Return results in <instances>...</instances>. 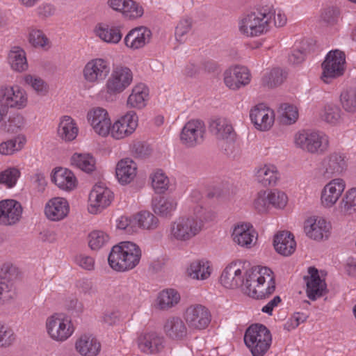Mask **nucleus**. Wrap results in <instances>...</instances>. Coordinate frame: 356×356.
<instances>
[{
    "label": "nucleus",
    "mask_w": 356,
    "mask_h": 356,
    "mask_svg": "<svg viewBox=\"0 0 356 356\" xmlns=\"http://www.w3.org/2000/svg\"><path fill=\"white\" fill-rule=\"evenodd\" d=\"M109 75L104 88L97 94L99 100L106 102H112L116 95L128 88L134 81L132 70L122 64L114 65Z\"/></svg>",
    "instance_id": "nucleus-5"
},
{
    "label": "nucleus",
    "mask_w": 356,
    "mask_h": 356,
    "mask_svg": "<svg viewBox=\"0 0 356 356\" xmlns=\"http://www.w3.org/2000/svg\"><path fill=\"white\" fill-rule=\"evenodd\" d=\"M142 255V250L138 244L125 241L113 246L108 261L114 270L126 272L135 268L140 264Z\"/></svg>",
    "instance_id": "nucleus-3"
},
{
    "label": "nucleus",
    "mask_w": 356,
    "mask_h": 356,
    "mask_svg": "<svg viewBox=\"0 0 356 356\" xmlns=\"http://www.w3.org/2000/svg\"><path fill=\"white\" fill-rule=\"evenodd\" d=\"M145 15L144 5L136 0H129L124 18L134 21L142 18Z\"/></svg>",
    "instance_id": "nucleus-56"
},
{
    "label": "nucleus",
    "mask_w": 356,
    "mask_h": 356,
    "mask_svg": "<svg viewBox=\"0 0 356 356\" xmlns=\"http://www.w3.org/2000/svg\"><path fill=\"white\" fill-rule=\"evenodd\" d=\"M165 333L172 339H181L186 335V325L179 318H171L164 325Z\"/></svg>",
    "instance_id": "nucleus-44"
},
{
    "label": "nucleus",
    "mask_w": 356,
    "mask_h": 356,
    "mask_svg": "<svg viewBox=\"0 0 356 356\" xmlns=\"http://www.w3.org/2000/svg\"><path fill=\"white\" fill-rule=\"evenodd\" d=\"M268 197L270 205V209L274 208L277 210H283L286 207L289 202L287 194L280 189H268Z\"/></svg>",
    "instance_id": "nucleus-51"
},
{
    "label": "nucleus",
    "mask_w": 356,
    "mask_h": 356,
    "mask_svg": "<svg viewBox=\"0 0 356 356\" xmlns=\"http://www.w3.org/2000/svg\"><path fill=\"white\" fill-rule=\"evenodd\" d=\"M21 176L20 170L17 167H8L0 172V184L8 188H13Z\"/></svg>",
    "instance_id": "nucleus-53"
},
{
    "label": "nucleus",
    "mask_w": 356,
    "mask_h": 356,
    "mask_svg": "<svg viewBox=\"0 0 356 356\" xmlns=\"http://www.w3.org/2000/svg\"><path fill=\"white\" fill-rule=\"evenodd\" d=\"M187 213L172 220L167 229V238L172 243L186 244L202 230L207 220V209L203 206L202 194L198 190L191 192L183 206Z\"/></svg>",
    "instance_id": "nucleus-1"
},
{
    "label": "nucleus",
    "mask_w": 356,
    "mask_h": 356,
    "mask_svg": "<svg viewBox=\"0 0 356 356\" xmlns=\"http://www.w3.org/2000/svg\"><path fill=\"white\" fill-rule=\"evenodd\" d=\"M139 350L146 354H155L162 350L163 339L154 332H142L136 339Z\"/></svg>",
    "instance_id": "nucleus-34"
},
{
    "label": "nucleus",
    "mask_w": 356,
    "mask_h": 356,
    "mask_svg": "<svg viewBox=\"0 0 356 356\" xmlns=\"http://www.w3.org/2000/svg\"><path fill=\"white\" fill-rule=\"evenodd\" d=\"M332 225L324 217L313 215L307 217L303 222V231L310 239L321 241L329 238Z\"/></svg>",
    "instance_id": "nucleus-22"
},
{
    "label": "nucleus",
    "mask_w": 356,
    "mask_h": 356,
    "mask_svg": "<svg viewBox=\"0 0 356 356\" xmlns=\"http://www.w3.org/2000/svg\"><path fill=\"white\" fill-rule=\"evenodd\" d=\"M137 164L129 158L120 159L115 166V177L121 185L131 183L137 175Z\"/></svg>",
    "instance_id": "nucleus-35"
},
{
    "label": "nucleus",
    "mask_w": 356,
    "mask_h": 356,
    "mask_svg": "<svg viewBox=\"0 0 356 356\" xmlns=\"http://www.w3.org/2000/svg\"><path fill=\"white\" fill-rule=\"evenodd\" d=\"M341 111L336 105H326L321 113V119L325 122L332 124H338L341 120Z\"/></svg>",
    "instance_id": "nucleus-54"
},
{
    "label": "nucleus",
    "mask_w": 356,
    "mask_h": 356,
    "mask_svg": "<svg viewBox=\"0 0 356 356\" xmlns=\"http://www.w3.org/2000/svg\"><path fill=\"white\" fill-rule=\"evenodd\" d=\"M56 7L49 3H43L37 7L35 12L37 15L42 19L54 16L56 13Z\"/></svg>",
    "instance_id": "nucleus-64"
},
{
    "label": "nucleus",
    "mask_w": 356,
    "mask_h": 356,
    "mask_svg": "<svg viewBox=\"0 0 356 356\" xmlns=\"http://www.w3.org/2000/svg\"><path fill=\"white\" fill-rule=\"evenodd\" d=\"M253 208L259 213H267L270 210L268 190H261L252 200Z\"/></svg>",
    "instance_id": "nucleus-55"
},
{
    "label": "nucleus",
    "mask_w": 356,
    "mask_h": 356,
    "mask_svg": "<svg viewBox=\"0 0 356 356\" xmlns=\"http://www.w3.org/2000/svg\"><path fill=\"white\" fill-rule=\"evenodd\" d=\"M0 104L8 108L22 110L29 104V95L19 85L4 86L0 88Z\"/></svg>",
    "instance_id": "nucleus-17"
},
{
    "label": "nucleus",
    "mask_w": 356,
    "mask_h": 356,
    "mask_svg": "<svg viewBox=\"0 0 356 356\" xmlns=\"http://www.w3.org/2000/svg\"><path fill=\"white\" fill-rule=\"evenodd\" d=\"M44 328L49 338L58 343L68 340L76 330L71 317L63 313H54L47 316Z\"/></svg>",
    "instance_id": "nucleus-7"
},
{
    "label": "nucleus",
    "mask_w": 356,
    "mask_h": 356,
    "mask_svg": "<svg viewBox=\"0 0 356 356\" xmlns=\"http://www.w3.org/2000/svg\"><path fill=\"white\" fill-rule=\"evenodd\" d=\"M153 33L146 26H138L130 29L122 40L124 47L136 52L144 49L151 42Z\"/></svg>",
    "instance_id": "nucleus-20"
},
{
    "label": "nucleus",
    "mask_w": 356,
    "mask_h": 356,
    "mask_svg": "<svg viewBox=\"0 0 356 356\" xmlns=\"http://www.w3.org/2000/svg\"><path fill=\"white\" fill-rule=\"evenodd\" d=\"M118 229L123 230L128 234L136 233V225L134 223V215L132 216H121L115 220Z\"/></svg>",
    "instance_id": "nucleus-61"
},
{
    "label": "nucleus",
    "mask_w": 356,
    "mask_h": 356,
    "mask_svg": "<svg viewBox=\"0 0 356 356\" xmlns=\"http://www.w3.org/2000/svg\"><path fill=\"white\" fill-rule=\"evenodd\" d=\"M74 350L81 356H97L101 351V343L90 333L79 334L74 341Z\"/></svg>",
    "instance_id": "nucleus-31"
},
{
    "label": "nucleus",
    "mask_w": 356,
    "mask_h": 356,
    "mask_svg": "<svg viewBox=\"0 0 356 356\" xmlns=\"http://www.w3.org/2000/svg\"><path fill=\"white\" fill-rule=\"evenodd\" d=\"M70 211L67 200L63 197H54L49 199L44 205L45 217L51 222H58L67 217Z\"/></svg>",
    "instance_id": "nucleus-27"
},
{
    "label": "nucleus",
    "mask_w": 356,
    "mask_h": 356,
    "mask_svg": "<svg viewBox=\"0 0 356 356\" xmlns=\"http://www.w3.org/2000/svg\"><path fill=\"white\" fill-rule=\"evenodd\" d=\"M343 108L348 113H356V90L353 92L343 91L340 95Z\"/></svg>",
    "instance_id": "nucleus-60"
},
{
    "label": "nucleus",
    "mask_w": 356,
    "mask_h": 356,
    "mask_svg": "<svg viewBox=\"0 0 356 356\" xmlns=\"http://www.w3.org/2000/svg\"><path fill=\"white\" fill-rule=\"evenodd\" d=\"M273 245L277 254L284 257L291 256L296 250L294 235L286 230L279 231L275 234Z\"/></svg>",
    "instance_id": "nucleus-33"
},
{
    "label": "nucleus",
    "mask_w": 356,
    "mask_h": 356,
    "mask_svg": "<svg viewBox=\"0 0 356 356\" xmlns=\"http://www.w3.org/2000/svg\"><path fill=\"white\" fill-rule=\"evenodd\" d=\"M24 124V117L21 114L15 113L9 117L5 129L8 132L14 133L23 128Z\"/></svg>",
    "instance_id": "nucleus-62"
},
{
    "label": "nucleus",
    "mask_w": 356,
    "mask_h": 356,
    "mask_svg": "<svg viewBox=\"0 0 356 356\" xmlns=\"http://www.w3.org/2000/svg\"><path fill=\"white\" fill-rule=\"evenodd\" d=\"M94 33L102 41L110 44H118L122 39L121 28L113 24H98L94 29Z\"/></svg>",
    "instance_id": "nucleus-36"
},
{
    "label": "nucleus",
    "mask_w": 356,
    "mask_h": 356,
    "mask_svg": "<svg viewBox=\"0 0 356 356\" xmlns=\"http://www.w3.org/2000/svg\"><path fill=\"white\" fill-rule=\"evenodd\" d=\"M304 280L306 284V293L310 300H315L323 296L327 285L316 268H308L307 274L304 276Z\"/></svg>",
    "instance_id": "nucleus-28"
},
{
    "label": "nucleus",
    "mask_w": 356,
    "mask_h": 356,
    "mask_svg": "<svg viewBox=\"0 0 356 356\" xmlns=\"http://www.w3.org/2000/svg\"><path fill=\"white\" fill-rule=\"evenodd\" d=\"M14 296L12 283L4 277H0V307L12 300Z\"/></svg>",
    "instance_id": "nucleus-59"
},
{
    "label": "nucleus",
    "mask_w": 356,
    "mask_h": 356,
    "mask_svg": "<svg viewBox=\"0 0 356 356\" xmlns=\"http://www.w3.org/2000/svg\"><path fill=\"white\" fill-rule=\"evenodd\" d=\"M223 83L231 90L236 91L250 84L252 75L249 69L241 65L227 67L222 74Z\"/></svg>",
    "instance_id": "nucleus-21"
},
{
    "label": "nucleus",
    "mask_w": 356,
    "mask_h": 356,
    "mask_svg": "<svg viewBox=\"0 0 356 356\" xmlns=\"http://www.w3.org/2000/svg\"><path fill=\"white\" fill-rule=\"evenodd\" d=\"M27 40L29 44L35 49L47 51L51 47V42L44 31L35 27L29 29Z\"/></svg>",
    "instance_id": "nucleus-43"
},
{
    "label": "nucleus",
    "mask_w": 356,
    "mask_h": 356,
    "mask_svg": "<svg viewBox=\"0 0 356 356\" xmlns=\"http://www.w3.org/2000/svg\"><path fill=\"white\" fill-rule=\"evenodd\" d=\"M286 77V72L281 68H273L266 72L262 77V84L275 88L282 84Z\"/></svg>",
    "instance_id": "nucleus-49"
},
{
    "label": "nucleus",
    "mask_w": 356,
    "mask_h": 356,
    "mask_svg": "<svg viewBox=\"0 0 356 356\" xmlns=\"http://www.w3.org/2000/svg\"><path fill=\"white\" fill-rule=\"evenodd\" d=\"M26 143V138L23 134L3 141L0 143V154L10 156L22 150Z\"/></svg>",
    "instance_id": "nucleus-46"
},
{
    "label": "nucleus",
    "mask_w": 356,
    "mask_h": 356,
    "mask_svg": "<svg viewBox=\"0 0 356 356\" xmlns=\"http://www.w3.org/2000/svg\"><path fill=\"white\" fill-rule=\"evenodd\" d=\"M152 186L157 193H163L169 188L170 181L166 175L161 170L155 171L151 176Z\"/></svg>",
    "instance_id": "nucleus-57"
},
{
    "label": "nucleus",
    "mask_w": 356,
    "mask_h": 356,
    "mask_svg": "<svg viewBox=\"0 0 356 356\" xmlns=\"http://www.w3.org/2000/svg\"><path fill=\"white\" fill-rule=\"evenodd\" d=\"M24 83L31 87L35 92L40 96L46 95L49 92L48 84L40 77L31 74L23 76Z\"/></svg>",
    "instance_id": "nucleus-50"
},
{
    "label": "nucleus",
    "mask_w": 356,
    "mask_h": 356,
    "mask_svg": "<svg viewBox=\"0 0 356 356\" xmlns=\"http://www.w3.org/2000/svg\"><path fill=\"white\" fill-rule=\"evenodd\" d=\"M70 165L85 173L92 174L97 170V161L95 156L88 152H75L70 159Z\"/></svg>",
    "instance_id": "nucleus-39"
},
{
    "label": "nucleus",
    "mask_w": 356,
    "mask_h": 356,
    "mask_svg": "<svg viewBox=\"0 0 356 356\" xmlns=\"http://www.w3.org/2000/svg\"><path fill=\"white\" fill-rule=\"evenodd\" d=\"M192 20L190 18L181 19L175 28V38L180 43L186 41L189 33L192 30Z\"/></svg>",
    "instance_id": "nucleus-58"
},
{
    "label": "nucleus",
    "mask_w": 356,
    "mask_h": 356,
    "mask_svg": "<svg viewBox=\"0 0 356 356\" xmlns=\"http://www.w3.org/2000/svg\"><path fill=\"white\" fill-rule=\"evenodd\" d=\"M346 188V181L341 177H334L327 182L320 192V204L325 209L334 208L342 198Z\"/></svg>",
    "instance_id": "nucleus-16"
},
{
    "label": "nucleus",
    "mask_w": 356,
    "mask_h": 356,
    "mask_svg": "<svg viewBox=\"0 0 356 356\" xmlns=\"http://www.w3.org/2000/svg\"><path fill=\"white\" fill-rule=\"evenodd\" d=\"M177 200L172 197H162L153 203L154 212L164 218L171 217L177 210Z\"/></svg>",
    "instance_id": "nucleus-41"
},
{
    "label": "nucleus",
    "mask_w": 356,
    "mask_h": 356,
    "mask_svg": "<svg viewBox=\"0 0 356 356\" xmlns=\"http://www.w3.org/2000/svg\"><path fill=\"white\" fill-rule=\"evenodd\" d=\"M185 273L193 280L204 281L211 277L213 265L211 261L205 258L193 259L186 265Z\"/></svg>",
    "instance_id": "nucleus-30"
},
{
    "label": "nucleus",
    "mask_w": 356,
    "mask_h": 356,
    "mask_svg": "<svg viewBox=\"0 0 356 356\" xmlns=\"http://www.w3.org/2000/svg\"><path fill=\"white\" fill-rule=\"evenodd\" d=\"M250 118L254 128L259 131H268L274 125L275 113L264 104L254 106L250 111Z\"/></svg>",
    "instance_id": "nucleus-24"
},
{
    "label": "nucleus",
    "mask_w": 356,
    "mask_h": 356,
    "mask_svg": "<svg viewBox=\"0 0 356 356\" xmlns=\"http://www.w3.org/2000/svg\"><path fill=\"white\" fill-rule=\"evenodd\" d=\"M180 301V295L173 289L161 291L157 296L156 305L161 309H168L177 305Z\"/></svg>",
    "instance_id": "nucleus-45"
},
{
    "label": "nucleus",
    "mask_w": 356,
    "mask_h": 356,
    "mask_svg": "<svg viewBox=\"0 0 356 356\" xmlns=\"http://www.w3.org/2000/svg\"><path fill=\"white\" fill-rule=\"evenodd\" d=\"M13 331L7 325L0 323V346L8 347L15 341Z\"/></svg>",
    "instance_id": "nucleus-63"
},
{
    "label": "nucleus",
    "mask_w": 356,
    "mask_h": 356,
    "mask_svg": "<svg viewBox=\"0 0 356 356\" xmlns=\"http://www.w3.org/2000/svg\"><path fill=\"white\" fill-rule=\"evenodd\" d=\"M248 263L236 260L225 266L220 277V284L226 289H234L244 286Z\"/></svg>",
    "instance_id": "nucleus-14"
},
{
    "label": "nucleus",
    "mask_w": 356,
    "mask_h": 356,
    "mask_svg": "<svg viewBox=\"0 0 356 356\" xmlns=\"http://www.w3.org/2000/svg\"><path fill=\"white\" fill-rule=\"evenodd\" d=\"M139 125V117L134 110H129L112 122L109 136L115 140H122L131 137Z\"/></svg>",
    "instance_id": "nucleus-12"
},
{
    "label": "nucleus",
    "mask_w": 356,
    "mask_h": 356,
    "mask_svg": "<svg viewBox=\"0 0 356 356\" xmlns=\"http://www.w3.org/2000/svg\"><path fill=\"white\" fill-rule=\"evenodd\" d=\"M243 340L252 356H264L270 348L272 335L264 325L252 324L245 330Z\"/></svg>",
    "instance_id": "nucleus-6"
},
{
    "label": "nucleus",
    "mask_w": 356,
    "mask_h": 356,
    "mask_svg": "<svg viewBox=\"0 0 356 356\" xmlns=\"http://www.w3.org/2000/svg\"><path fill=\"white\" fill-rule=\"evenodd\" d=\"M22 204L13 199L0 201V225L13 226L17 224L22 216Z\"/></svg>",
    "instance_id": "nucleus-26"
},
{
    "label": "nucleus",
    "mask_w": 356,
    "mask_h": 356,
    "mask_svg": "<svg viewBox=\"0 0 356 356\" xmlns=\"http://www.w3.org/2000/svg\"><path fill=\"white\" fill-rule=\"evenodd\" d=\"M348 168L346 154L341 151H333L321 160L319 171L325 178H331L345 173Z\"/></svg>",
    "instance_id": "nucleus-15"
},
{
    "label": "nucleus",
    "mask_w": 356,
    "mask_h": 356,
    "mask_svg": "<svg viewBox=\"0 0 356 356\" xmlns=\"http://www.w3.org/2000/svg\"><path fill=\"white\" fill-rule=\"evenodd\" d=\"M134 223L136 225V232L138 229L153 231L159 225V218L147 211H142L134 214Z\"/></svg>",
    "instance_id": "nucleus-42"
},
{
    "label": "nucleus",
    "mask_w": 356,
    "mask_h": 356,
    "mask_svg": "<svg viewBox=\"0 0 356 356\" xmlns=\"http://www.w3.org/2000/svg\"><path fill=\"white\" fill-rule=\"evenodd\" d=\"M293 147L312 155H323L330 147V137L325 132L316 129H300L292 138Z\"/></svg>",
    "instance_id": "nucleus-4"
},
{
    "label": "nucleus",
    "mask_w": 356,
    "mask_h": 356,
    "mask_svg": "<svg viewBox=\"0 0 356 356\" xmlns=\"http://www.w3.org/2000/svg\"><path fill=\"white\" fill-rule=\"evenodd\" d=\"M8 64L15 72H24L28 70L29 63L25 50L19 46L10 48L7 57Z\"/></svg>",
    "instance_id": "nucleus-40"
},
{
    "label": "nucleus",
    "mask_w": 356,
    "mask_h": 356,
    "mask_svg": "<svg viewBox=\"0 0 356 356\" xmlns=\"http://www.w3.org/2000/svg\"><path fill=\"white\" fill-rule=\"evenodd\" d=\"M110 240V235L102 230H93L88 236V246L92 250H99L103 248L109 243Z\"/></svg>",
    "instance_id": "nucleus-48"
},
{
    "label": "nucleus",
    "mask_w": 356,
    "mask_h": 356,
    "mask_svg": "<svg viewBox=\"0 0 356 356\" xmlns=\"http://www.w3.org/2000/svg\"><path fill=\"white\" fill-rule=\"evenodd\" d=\"M184 318L188 327L193 330H204L210 323L209 311L202 305H192L188 307Z\"/></svg>",
    "instance_id": "nucleus-23"
},
{
    "label": "nucleus",
    "mask_w": 356,
    "mask_h": 356,
    "mask_svg": "<svg viewBox=\"0 0 356 356\" xmlns=\"http://www.w3.org/2000/svg\"><path fill=\"white\" fill-rule=\"evenodd\" d=\"M231 238L241 248L251 249L257 243L258 232L250 222H238L232 227Z\"/></svg>",
    "instance_id": "nucleus-19"
},
{
    "label": "nucleus",
    "mask_w": 356,
    "mask_h": 356,
    "mask_svg": "<svg viewBox=\"0 0 356 356\" xmlns=\"http://www.w3.org/2000/svg\"><path fill=\"white\" fill-rule=\"evenodd\" d=\"M244 291L255 299L265 298L275 290V279L273 270L266 266H257L247 268Z\"/></svg>",
    "instance_id": "nucleus-2"
},
{
    "label": "nucleus",
    "mask_w": 356,
    "mask_h": 356,
    "mask_svg": "<svg viewBox=\"0 0 356 356\" xmlns=\"http://www.w3.org/2000/svg\"><path fill=\"white\" fill-rule=\"evenodd\" d=\"M343 195L339 211L343 216H350L356 211V186L348 188Z\"/></svg>",
    "instance_id": "nucleus-47"
},
{
    "label": "nucleus",
    "mask_w": 356,
    "mask_h": 356,
    "mask_svg": "<svg viewBox=\"0 0 356 356\" xmlns=\"http://www.w3.org/2000/svg\"><path fill=\"white\" fill-rule=\"evenodd\" d=\"M149 99V88L145 83H138L130 90L126 99V106L131 110L140 111L147 106Z\"/></svg>",
    "instance_id": "nucleus-32"
},
{
    "label": "nucleus",
    "mask_w": 356,
    "mask_h": 356,
    "mask_svg": "<svg viewBox=\"0 0 356 356\" xmlns=\"http://www.w3.org/2000/svg\"><path fill=\"white\" fill-rule=\"evenodd\" d=\"M50 178L53 184L65 192L73 191L78 186V179L76 175L67 168H54L51 170Z\"/></svg>",
    "instance_id": "nucleus-29"
},
{
    "label": "nucleus",
    "mask_w": 356,
    "mask_h": 356,
    "mask_svg": "<svg viewBox=\"0 0 356 356\" xmlns=\"http://www.w3.org/2000/svg\"><path fill=\"white\" fill-rule=\"evenodd\" d=\"M346 69V54L339 49L330 51L321 64V80L330 83L343 75Z\"/></svg>",
    "instance_id": "nucleus-10"
},
{
    "label": "nucleus",
    "mask_w": 356,
    "mask_h": 356,
    "mask_svg": "<svg viewBox=\"0 0 356 356\" xmlns=\"http://www.w3.org/2000/svg\"><path fill=\"white\" fill-rule=\"evenodd\" d=\"M79 129L76 121L70 115L60 118L57 127L58 137L62 140L69 143L74 140L78 136Z\"/></svg>",
    "instance_id": "nucleus-38"
},
{
    "label": "nucleus",
    "mask_w": 356,
    "mask_h": 356,
    "mask_svg": "<svg viewBox=\"0 0 356 356\" xmlns=\"http://www.w3.org/2000/svg\"><path fill=\"white\" fill-rule=\"evenodd\" d=\"M271 15L261 11L243 15L238 22L240 33L247 37H257L269 31Z\"/></svg>",
    "instance_id": "nucleus-8"
},
{
    "label": "nucleus",
    "mask_w": 356,
    "mask_h": 356,
    "mask_svg": "<svg viewBox=\"0 0 356 356\" xmlns=\"http://www.w3.org/2000/svg\"><path fill=\"white\" fill-rule=\"evenodd\" d=\"M280 119L282 124L285 125H291L294 124L298 119L299 112L297 106L283 104L280 108Z\"/></svg>",
    "instance_id": "nucleus-52"
},
{
    "label": "nucleus",
    "mask_w": 356,
    "mask_h": 356,
    "mask_svg": "<svg viewBox=\"0 0 356 356\" xmlns=\"http://www.w3.org/2000/svg\"><path fill=\"white\" fill-rule=\"evenodd\" d=\"M210 131L217 140L218 146L229 153L236 147V134L229 120L217 118L210 123Z\"/></svg>",
    "instance_id": "nucleus-11"
},
{
    "label": "nucleus",
    "mask_w": 356,
    "mask_h": 356,
    "mask_svg": "<svg viewBox=\"0 0 356 356\" xmlns=\"http://www.w3.org/2000/svg\"><path fill=\"white\" fill-rule=\"evenodd\" d=\"M206 128L202 120H191L182 128L180 140L187 147H194L204 140Z\"/></svg>",
    "instance_id": "nucleus-25"
},
{
    "label": "nucleus",
    "mask_w": 356,
    "mask_h": 356,
    "mask_svg": "<svg viewBox=\"0 0 356 356\" xmlns=\"http://www.w3.org/2000/svg\"><path fill=\"white\" fill-rule=\"evenodd\" d=\"M111 73V63L108 59L96 56L88 59L82 68V78L84 82L95 86L103 82Z\"/></svg>",
    "instance_id": "nucleus-9"
},
{
    "label": "nucleus",
    "mask_w": 356,
    "mask_h": 356,
    "mask_svg": "<svg viewBox=\"0 0 356 356\" xmlns=\"http://www.w3.org/2000/svg\"><path fill=\"white\" fill-rule=\"evenodd\" d=\"M86 120L97 136L106 138L111 134V117L105 108L95 106L90 108L86 113Z\"/></svg>",
    "instance_id": "nucleus-18"
},
{
    "label": "nucleus",
    "mask_w": 356,
    "mask_h": 356,
    "mask_svg": "<svg viewBox=\"0 0 356 356\" xmlns=\"http://www.w3.org/2000/svg\"><path fill=\"white\" fill-rule=\"evenodd\" d=\"M255 179L264 186L277 184L280 179V172L277 166L272 163H264L254 169Z\"/></svg>",
    "instance_id": "nucleus-37"
},
{
    "label": "nucleus",
    "mask_w": 356,
    "mask_h": 356,
    "mask_svg": "<svg viewBox=\"0 0 356 356\" xmlns=\"http://www.w3.org/2000/svg\"><path fill=\"white\" fill-rule=\"evenodd\" d=\"M114 200V193L104 183L95 184L88 194L87 210L89 213L97 215L107 209Z\"/></svg>",
    "instance_id": "nucleus-13"
}]
</instances>
